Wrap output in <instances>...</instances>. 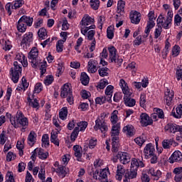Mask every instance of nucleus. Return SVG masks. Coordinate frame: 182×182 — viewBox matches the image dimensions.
<instances>
[{
  "mask_svg": "<svg viewBox=\"0 0 182 182\" xmlns=\"http://www.w3.org/2000/svg\"><path fill=\"white\" fill-rule=\"evenodd\" d=\"M22 66L26 68L28 66V59L25 55H23V60L18 63V61H14V67L11 68V80L14 83H18L19 82V75L22 73Z\"/></svg>",
  "mask_w": 182,
  "mask_h": 182,
  "instance_id": "f257e3e1",
  "label": "nucleus"
},
{
  "mask_svg": "<svg viewBox=\"0 0 182 182\" xmlns=\"http://www.w3.org/2000/svg\"><path fill=\"white\" fill-rule=\"evenodd\" d=\"M11 124L15 129L21 127V132L25 133L29 125V122L28 121V118L25 117V115L21 112H18L15 118H11Z\"/></svg>",
  "mask_w": 182,
  "mask_h": 182,
  "instance_id": "f03ea898",
  "label": "nucleus"
},
{
  "mask_svg": "<svg viewBox=\"0 0 182 182\" xmlns=\"http://www.w3.org/2000/svg\"><path fill=\"white\" fill-rule=\"evenodd\" d=\"M60 97L62 99H67L69 105H73L75 100L73 99V92L72 91V87L69 84H64L61 87Z\"/></svg>",
  "mask_w": 182,
  "mask_h": 182,
  "instance_id": "7ed1b4c3",
  "label": "nucleus"
},
{
  "mask_svg": "<svg viewBox=\"0 0 182 182\" xmlns=\"http://www.w3.org/2000/svg\"><path fill=\"white\" fill-rule=\"evenodd\" d=\"M109 53V60L111 63H116L118 66H120L123 63V59L117 55V50L114 46L108 48Z\"/></svg>",
  "mask_w": 182,
  "mask_h": 182,
  "instance_id": "20e7f679",
  "label": "nucleus"
},
{
  "mask_svg": "<svg viewBox=\"0 0 182 182\" xmlns=\"http://www.w3.org/2000/svg\"><path fill=\"white\" fill-rule=\"evenodd\" d=\"M38 56H39L38 48L33 47L28 53V59L31 60V63L33 68H38V66H39V60H38Z\"/></svg>",
  "mask_w": 182,
  "mask_h": 182,
  "instance_id": "39448f33",
  "label": "nucleus"
},
{
  "mask_svg": "<svg viewBox=\"0 0 182 182\" xmlns=\"http://www.w3.org/2000/svg\"><path fill=\"white\" fill-rule=\"evenodd\" d=\"M94 129L97 132V130H100L102 133H106L107 132V124L103 119H100V118L97 119L95 121V125L94 127Z\"/></svg>",
  "mask_w": 182,
  "mask_h": 182,
  "instance_id": "423d86ee",
  "label": "nucleus"
},
{
  "mask_svg": "<svg viewBox=\"0 0 182 182\" xmlns=\"http://www.w3.org/2000/svg\"><path fill=\"white\" fill-rule=\"evenodd\" d=\"M124 101L126 106L129 107H134L136 105V100L132 98V92L124 94Z\"/></svg>",
  "mask_w": 182,
  "mask_h": 182,
  "instance_id": "0eeeda50",
  "label": "nucleus"
},
{
  "mask_svg": "<svg viewBox=\"0 0 182 182\" xmlns=\"http://www.w3.org/2000/svg\"><path fill=\"white\" fill-rule=\"evenodd\" d=\"M157 23L158 25H161L159 26H162L164 29H169L170 25H171V23H168V20L163 14H160L159 16L157 18Z\"/></svg>",
  "mask_w": 182,
  "mask_h": 182,
  "instance_id": "6e6552de",
  "label": "nucleus"
},
{
  "mask_svg": "<svg viewBox=\"0 0 182 182\" xmlns=\"http://www.w3.org/2000/svg\"><path fill=\"white\" fill-rule=\"evenodd\" d=\"M117 159H119V161L122 164H129L130 163V154L127 152H119L117 154Z\"/></svg>",
  "mask_w": 182,
  "mask_h": 182,
  "instance_id": "1a4fd4ad",
  "label": "nucleus"
},
{
  "mask_svg": "<svg viewBox=\"0 0 182 182\" xmlns=\"http://www.w3.org/2000/svg\"><path fill=\"white\" fill-rule=\"evenodd\" d=\"M173 99H174V91L167 88L164 95V100L167 106H171L173 105Z\"/></svg>",
  "mask_w": 182,
  "mask_h": 182,
  "instance_id": "9d476101",
  "label": "nucleus"
},
{
  "mask_svg": "<svg viewBox=\"0 0 182 182\" xmlns=\"http://www.w3.org/2000/svg\"><path fill=\"white\" fill-rule=\"evenodd\" d=\"M168 161L171 164H173V163H180V161H182L181 152L180 151H175L170 156Z\"/></svg>",
  "mask_w": 182,
  "mask_h": 182,
  "instance_id": "9b49d317",
  "label": "nucleus"
},
{
  "mask_svg": "<svg viewBox=\"0 0 182 182\" xmlns=\"http://www.w3.org/2000/svg\"><path fill=\"white\" fill-rule=\"evenodd\" d=\"M155 151L156 149H154V146H153V144H147L144 149L145 158L149 159V157H151V156H153Z\"/></svg>",
  "mask_w": 182,
  "mask_h": 182,
  "instance_id": "f8f14e48",
  "label": "nucleus"
},
{
  "mask_svg": "<svg viewBox=\"0 0 182 182\" xmlns=\"http://www.w3.org/2000/svg\"><path fill=\"white\" fill-rule=\"evenodd\" d=\"M141 117V124L144 126V127H147V126H150L151 124H153V119L149 117V114L146 113H142L140 115Z\"/></svg>",
  "mask_w": 182,
  "mask_h": 182,
  "instance_id": "ddd939ff",
  "label": "nucleus"
},
{
  "mask_svg": "<svg viewBox=\"0 0 182 182\" xmlns=\"http://www.w3.org/2000/svg\"><path fill=\"white\" fill-rule=\"evenodd\" d=\"M93 23H95V19L89 16V15L85 14L80 23V25L85 27H90L92 25H94Z\"/></svg>",
  "mask_w": 182,
  "mask_h": 182,
  "instance_id": "4468645a",
  "label": "nucleus"
},
{
  "mask_svg": "<svg viewBox=\"0 0 182 182\" xmlns=\"http://www.w3.org/2000/svg\"><path fill=\"white\" fill-rule=\"evenodd\" d=\"M129 16L132 23H134L135 25L140 23V21L141 19V14L139 12L137 11H131Z\"/></svg>",
  "mask_w": 182,
  "mask_h": 182,
  "instance_id": "2eb2a0df",
  "label": "nucleus"
},
{
  "mask_svg": "<svg viewBox=\"0 0 182 182\" xmlns=\"http://www.w3.org/2000/svg\"><path fill=\"white\" fill-rule=\"evenodd\" d=\"M33 41V33L28 32L23 35L21 45H31V43Z\"/></svg>",
  "mask_w": 182,
  "mask_h": 182,
  "instance_id": "dca6fc26",
  "label": "nucleus"
},
{
  "mask_svg": "<svg viewBox=\"0 0 182 182\" xmlns=\"http://www.w3.org/2000/svg\"><path fill=\"white\" fill-rule=\"evenodd\" d=\"M171 146H173V147H176L178 146V144L173 139H164L162 141V146L164 149H171Z\"/></svg>",
  "mask_w": 182,
  "mask_h": 182,
  "instance_id": "f3484780",
  "label": "nucleus"
},
{
  "mask_svg": "<svg viewBox=\"0 0 182 182\" xmlns=\"http://www.w3.org/2000/svg\"><path fill=\"white\" fill-rule=\"evenodd\" d=\"M126 173V169H124V166L122 165H118L117 168V175L116 178L119 181H122V179L123 178V176H124V173Z\"/></svg>",
  "mask_w": 182,
  "mask_h": 182,
  "instance_id": "a211bd4d",
  "label": "nucleus"
},
{
  "mask_svg": "<svg viewBox=\"0 0 182 182\" xmlns=\"http://www.w3.org/2000/svg\"><path fill=\"white\" fill-rule=\"evenodd\" d=\"M122 132L125 133L127 136L132 137V136H134V127L132 124H128L124 127Z\"/></svg>",
  "mask_w": 182,
  "mask_h": 182,
  "instance_id": "6ab92c4d",
  "label": "nucleus"
},
{
  "mask_svg": "<svg viewBox=\"0 0 182 182\" xmlns=\"http://www.w3.org/2000/svg\"><path fill=\"white\" fill-rule=\"evenodd\" d=\"M124 177L128 180L136 178L137 177V169H134V168H131L129 171H127L125 173Z\"/></svg>",
  "mask_w": 182,
  "mask_h": 182,
  "instance_id": "aec40b11",
  "label": "nucleus"
},
{
  "mask_svg": "<svg viewBox=\"0 0 182 182\" xmlns=\"http://www.w3.org/2000/svg\"><path fill=\"white\" fill-rule=\"evenodd\" d=\"M113 89H114V87H113L112 85H108L105 89L107 102H109V103H112V96H113Z\"/></svg>",
  "mask_w": 182,
  "mask_h": 182,
  "instance_id": "412c9836",
  "label": "nucleus"
},
{
  "mask_svg": "<svg viewBox=\"0 0 182 182\" xmlns=\"http://www.w3.org/2000/svg\"><path fill=\"white\" fill-rule=\"evenodd\" d=\"M73 150L75 151L74 154L75 157L77 158V161H82V153H83L82 148L79 145H75L73 146Z\"/></svg>",
  "mask_w": 182,
  "mask_h": 182,
  "instance_id": "4be33fe9",
  "label": "nucleus"
},
{
  "mask_svg": "<svg viewBox=\"0 0 182 182\" xmlns=\"http://www.w3.org/2000/svg\"><path fill=\"white\" fill-rule=\"evenodd\" d=\"M139 167H144L143 161H139L137 159H132L131 161V168L138 170Z\"/></svg>",
  "mask_w": 182,
  "mask_h": 182,
  "instance_id": "5701e85b",
  "label": "nucleus"
},
{
  "mask_svg": "<svg viewBox=\"0 0 182 182\" xmlns=\"http://www.w3.org/2000/svg\"><path fill=\"white\" fill-rule=\"evenodd\" d=\"M18 21H20V23H24V25L27 26H31L33 23V18L26 16H23Z\"/></svg>",
  "mask_w": 182,
  "mask_h": 182,
  "instance_id": "b1692460",
  "label": "nucleus"
},
{
  "mask_svg": "<svg viewBox=\"0 0 182 182\" xmlns=\"http://www.w3.org/2000/svg\"><path fill=\"white\" fill-rule=\"evenodd\" d=\"M36 137H37L36 133H35V132L33 131H31L28 136V144L31 147L32 146H33V144L36 143Z\"/></svg>",
  "mask_w": 182,
  "mask_h": 182,
  "instance_id": "393cba45",
  "label": "nucleus"
},
{
  "mask_svg": "<svg viewBox=\"0 0 182 182\" xmlns=\"http://www.w3.org/2000/svg\"><path fill=\"white\" fill-rule=\"evenodd\" d=\"M177 127L178 125L176 124L168 123L165 126L164 130L168 132V133H177Z\"/></svg>",
  "mask_w": 182,
  "mask_h": 182,
  "instance_id": "a878e982",
  "label": "nucleus"
},
{
  "mask_svg": "<svg viewBox=\"0 0 182 182\" xmlns=\"http://www.w3.org/2000/svg\"><path fill=\"white\" fill-rule=\"evenodd\" d=\"M97 63V61L90 60L88 62V72H90L91 73H96L97 72V67H96V64Z\"/></svg>",
  "mask_w": 182,
  "mask_h": 182,
  "instance_id": "bb28decb",
  "label": "nucleus"
},
{
  "mask_svg": "<svg viewBox=\"0 0 182 182\" xmlns=\"http://www.w3.org/2000/svg\"><path fill=\"white\" fill-rule=\"evenodd\" d=\"M124 6H126V1L123 0H119L117 4V14H120V15H124Z\"/></svg>",
  "mask_w": 182,
  "mask_h": 182,
  "instance_id": "cd10ccee",
  "label": "nucleus"
},
{
  "mask_svg": "<svg viewBox=\"0 0 182 182\" xmlns=\"http://www.w3.org/2000/svg\"><path fill=\"white\" fill-rule=\"evenodd\" d=\"M38 150V156L41 160H46L49 156V153L48 151H45L42 148H37Z\"/></svg>",
  "mask_w": 182,
  "mask_h": 182,
  "instance_id": "c85d7f7f",
  "label": "nucleus"
},
{
  "mask_svg": "<svg viewBox=\"0 0 182 182\" xmlns=\"http://www.w3.org/2000/svg\"><path fill=\"white\" fill-rule=\"evenodd\" d=\"M119 86L122 89L123 94L129 93L130 92V90L129 89V86L127 85V83L126 81L123 79H121L119 81Z\"/></svg>",
  "mask_w": 182,
  "mask_h": 182,
  "instance_id": "c756f323",
  "label": "nucleus"
},
{
  "mask_svg": "<svg viewBox=\"0 0 182 182\" xmlns=\"http://www.w3.org/2000/svg\"><path fill=\"white\" fill-rule=\"evenodd\" d=\"M50 141L55 146H59V139H58V132L52 131L50 136Z\"/></svg>",
  "mask_w": 182,
  "mask_h": 182,
  "instance_id": "7c9ffc66",
  "label": "nucleus"
},
{
  "mask_svg": "<svg viewBox=\"0 0 182 182\" xmlns=\"http://www.w3.org/2000/svg\"><path fill=\"white\" fill-rule=\"evenodd\" d=\"M176 112L172 111V114L175 119H181L182 116V105H179L176 108Z\"/></svg>",
  "mask_w": 182,
  "mask_h": 182,
  "instance_id": "2f4dec72",
  "label": "nucleus"
},
{
  "mask_svg": "<svg viewBox=\"0 0 182 182\" xmlns=\"http://www.w3.org/2000/svg\"><path fill=\"white\" fill-rule=\"evenodd\" d=\"M56 173H58V176L61 177V178H64V177H66V167L62 165L56 168Z\"/></svg>",
  "mask_w": 182,
  "mask_h": 182,
  "instance_id": "473e14b6",
  "label": "nucleus"
},
{
  "mask_svg": "<svg viewBox=\"0 0 182 182\" xmlns=\"http://www.w3.org/2000/svg\"><path fill=\"white\" fill-rule=\"evenodd\" d=\"M149 173L151 176L155 177L154 180H159L161 177V171L160 170H154V168H151L149 169Z\"/></svg>",
  "mask_w": 182,
  "mask_h": 182,
  "instance_id": "72a5a7b5",
  "label": "nucleus"
},
{
  "mask_svg": "<svg viewBox=\"0 0 182 182\" xmlns=\"http://www.w3.org/2000/svg\"><path fill=\"white\" fill-rule=\"evenodd\" d=\"M38 36L41 41H43V39L48 38V31L45 28H41L38 31Z\"/></svg>",
  "mask_w": 182,
  "mask_h": 182,
  "instance_id": "f704fd0d",
  "label": "nucleus"
},
{
  "mask_svg": "<svg viewBox=\"0 0 182 182\" xmlns=\"http://www.w3.org/2000/svg\"><path fill=\"white\" fill-rule=\"evenodd\" d=\"M89 76L86 73H81V77H80V81L84 86H87V85H89Z\"/></svg>",
  "mask_w": 182,
  "mask_h": 182,
  "instance_id": "c9c22d12",
  "label": "nucleus"
},
{
  "mask_svg": "<svg viewBox=\"0 0 182 182\" xmlns=\"http://www.w3.org/2000/svg\"><path fill=\"white\" fill-rule=\"evenodd\" d=\"M49 134H46L42 136V147H49Z\"/></svg>",
  "mask_w": 182,
  "mask_h": 182,
  "instance_id": "e433bc0d",
  "label": "nucleus"
},
{
  "mask_svg": "<svg viewBox=\"0 0 182 182\" xmlns=\"http://www.w3.org/2000/svg\"><path fill=\"white\" fill-rule=\"evenodd\" d=\"M98 180L100 181H104V182H108L107 181V172L106 170L103 169L102 171H100L99 176H98Z\"/></svg>",
  "mask_w": 182,
  "mask_h": 182,
  "instance_id": "4c0bfd02",
  "label": "nucleus"
},
{
  "mask_svg": "<svg viewBox=\"0 0 182 182\" xmlns=\"http://www.w3.org/2000/svg\"><path fill=\"white\" fill-rule=\"evenodd\" d=\"M90 6L94 11H97L100 6V1L99 0H90Z\"/></svg>",
  "mask_w": 182,
  "mask_h": 182,
  "instance_id": "58836bf2",
  "label": "nucleus"
},
{
  "mask_svg": "<svg viewBox=\"0 0 182 182\" xmlns=\"http://www.w3.org/2000/svg\"><path fill=\"white\" fill-rule=\"evenodd\" d=\"M80 28H81V33H82V35H86V33H87L89 30L96 29V26L91 25L90 27H85V26L80 25Z\"/></svg>",
  "mask_w": 182,
  "mask_h": 182,
  "instance_id": "ea45409f",
  "label": "nucleus"
},
{
  "mask_svg": "<svg viewBox=\"0 0 182 182\" xmlns=\"http://www.w3.org/2000/svg\"><path fill=\"white\" fill-rule=\"evenodd\" d=\"M59 117L61 120H65L68 117V107H63L59 112Z\"/></svg>",
  "mask_w": 182,
  "mask_h": 182,
  "instance_id": "a19ab883",
  "label": "nucleus"
},
{
  "mask_svg": "<svg viewBox=\"0 0 182 182\" xmlns=\"http://www.w3.org/2000/svg\"><path fill=\"white\" fill-rule=\"evenodd\" d=\"M117 114H119L118 110H114L111 115V122L113 124H116L117 123V121L119 120V118H117Z\"/></svg>",
  "mask_w": 182,
  "mask_h": 182,
  "instance_id": "79ce46f5",
  "label": "nucleus"
},
{
  "mask_svg": "<svg viewBox=\"0 0 182 182\" xmlns=\"http://www.w3.org/2000/svg\"><path fill=\"white\" fill-rule=\"evenodd\" d=\"M109 85V82H107V80H101L98 85L96 86L97 89H105L106 86Z\"/></svg>",
  "mask_w": 182,
  "mask_h": 182,
  "instance_id": "37998d69",
  "label": "nucleus"
},
{
  "mask_svg": "<svg viewBox=\"0 0 182 182\" xmlns=\"http://www.w3.org/2000/svg\"><path fill=\"white\" fill-rule=\"evenodd\" d=\"M38 65H40V70H41V76H43L45 73H46V61H44L43 63L38 62Z\"/></svg>",
  "mask_w": 182,
  "mask_h": 182,
  "instance_id": "c03bdc74",
  "label": "nucleus"
},
{
  "mask_svg": "<svg viewBox=\"0 0 182 182\" xmlns=\"http://www.w3.org/2000/svg\"><path fill=\"white\" fill-rule=\"evenodd\" d=\"M21 21H18V23H17V29L18 31V32H26V28L28 26H26V24H24L23 23H22V24L20 23Z\"/></svg>",
  "mask_w": 182,
  "mask_h": 182,
  "instance_id": "a18cd8bd",
  "label": "nucleus"
},
{
  "mask_svg": "<svg viewBox=\"0 0 182 182\" xmlns=\"http://www.w3.org/2000/svg\"><path fill=\"white\" fill-rule=\"evenodd\" d=\"M79 127H75L71 134V140L72 141H75L76 139H77V136H79Z\"/></svg>",
  "mask_w": 182,
  "mask_h": 182,
  "instance_id": "49530a36",
  "label": "nucleus"
},
{
  "mask_svg": "<svg viewBox=\"0 0 182 182\" xmlns=\"http://www.w3.org/2000/svg\"><path fill=\"white\" fill-rule=\"evenodd\" d=\"M28 102H29V105L32 106V107H33L34 109L39 108V103L38 102V100H33V101L32 102L31 97H28Z\"/></svg>",
  "mask_w": 182,
  "mask_h": 182,
  "instance_id": "de8ad7c7",
  "label": "nucleus"
},
{
  "mask_svg": "<svg viewBox=\"0 0 182 182\" xmlns=\"http://www.w3.org/2000/svg\"><path fill=\"white\" fill-rule=\"evenodd\" d=\"M112 153H117V151H119V147H120V144H119V141H112Z\"/></svg>",
  "mask_w": 182,
  "mask_h": 182,
  "instance_id": "09e8293b",
  "label": "nucleus"
},
{
  "mask_svg": "<svg viewBox=\"0 0 182 182\" xmlns=\"http://www.w3.org/2000/svg\"><path fill=\"white\" fill-rule=\"evenodd\" d=\"M107 70H109V68H99L98 73L100 76H102V77H105V76H107V75H109V73H107Z\"/></svg>",
  "mask_w": 182,
  "mask_h": 182,
  "instance_id": "8fccbe9b",
  "label": "nucleus"
},
{
  "mask_svg": "<svg viewBox=\"0 0 182 182\" xmlns=\"http://www.w3.org/2000/svg\"><path fill=\"white\" fill-rule=\"evenodd\" d=\"M122 99H123V93L116 92L114 94V97H113L114 102H115L116 103H119V102H120V100H122Z\"/></svg>",
  "mask_w": 182,
  "mask_h": 182,
  "instance_id": "3c124183",
  "label": "nucleus"
},
{
  "mask_svg": "<svg viewBox=\"0 0 182 182\" xmlns=\"http://www.w3.org/2000/svg\"><path fill=\"white\" fill-rule=\"evenodd\" d=\"M154 112H156L159 119H164V112L160 108H154Z\"/></svg>",
  "mask_w": 182,
  "mask_h": 182,
  "instance_id": "603ef678",
  "label": "nucleus"
},
{
  "mask_svg": "<svg viewBox=\"0 0 182 182\" xmlns=\"http://www.w3.org/2000/svg\"><path fill=\"white\" fill-rule=\"evenodd\" d=\"M63 43H65L64 41H62V40H59L57 42V44H56L57 52L60 53L63 51Z\"/></svg>",
  "mask_w": 182,
  "mask_h": 182,
  "instance_id": "864d4df0",
  "label": "nucleus"
},
{
  "mask_svg": "<svg viewBox=\"0 0 182 182\" xmlns=\"http://www.w3.org/2000/svg\"><path fill=\"white\" fill-rule=\"evenodd\" d=\"M106 100H107L106 97H98L95 99V103L97 105H103L106 103Z\"/></svg>",
  "mask_w": 182,
  "mask_h": 182,
  "instance_id": "5fc2aeb1",
  "label": "nucleus"
},
{
  "mask_svg": "<svg viewBox=\"0 0 182 182\" xmlns=\"http://www.w3.org/2000/svg\"><path fill=\"white\" fill-rule=\"evenodd\" d=\"M107 36L108 39H113L114 36V33L113 32V28L112 26H109L107 29Z\"/></svg>",
  "mask_w": 182,
  "mask_h": 182,
  "instance_id": "6e6d98bb",
  "label": "nucleus"
},
{
  "mask_svg": "<svg viewBox=\"0 0 182 182\" xmlns=\"http://www.w3.org/2000/svg\"><path fill=\"white\" fill-rule=\"evenodd\" d=\"M23 4H25L23 0H16L14 3V5L12 6V9H18V8H21Z\"/></svg>",
  "mask_w": 182,
  "mask_h": 182,
  "instance_id": "4d7b16f0",
  "label": "nucleus"
},
{
  "mask_svg": "<svg viewBox=\"0 0 182 182\" xmlns=\"http://www.w3.org/2000/svg\"><path fill=\"white\" fill-rule=\"evenodd\" d=\"M76 127H78V129H80V130L81 132H83V130L86 129V127H87V122H78L77 124Z\"/></svg>",
  "mask_w": 182,
  "mask_h": 182,
  "instance_id": "13d9d810",
  "label": "nucleus"
},
{
  "mask_svg": "<svg viewBox=\"0 0 182 182\" xmlns=\"http://www.w3.org/2000/svg\"><path fill=\"white\" fill-rule=\"evenodd\" d=\"M177 80H182V65L178 66L176 68Z\"/></svg>",
  "mask_w": 182,
  "mask_h": 182,
  "instance_id": "bf43d9fd",
  "label": "nucleus"
},
{
  "mask_svg": "<svg viewBox=\"0 0 182 182\" xmlns=\"http://www.w3.org/2000/svg\"><path fill=\"white\" fill-rule=\"evenodd\" d=\"M139 105L141 107H146V95L141 94L140 96Z\"/></svg>",
  "mask_w": 182,
  "mask_h": 182,
  "instance_id": "052dcab7",
  "label": "nucleus"
},
{
  "mask_svg": "<svg viewBox=\"0 0 182 182\" xmlns=\"http://www.w3.org/2000/svg\"><path fill=\"white\" fill-rule=\"evenodd\" d=\"M178 55H180V46L176 45L173 46L172 49V55L176 57V56H178Z\"/></svg>",
  "mask_w": 182,
  "mask_h": 182,
  "instance_id": "680f3d73",
  "label": "nucleus"
},
{
  "mask_svg": "<svg viewBox=\"0 0 182 182\" xmlns=\"http://www.w3.org/2000/svg\"><path fill=\"white\" fill-rule=\"evenodd\" d=\"M161 32H163V28L161 27V26H159L157 28L155 29V32H154L155 39H158L160 35H161Z\"/></svg>",
  "mask_w": 182,
  "mask_h": 182,
  "instance_id": "e2e57ef3",
  "label": "nucleus"
},
{
  "mask_svg": "<svg viewBox=\"0 0 182 182\" xmlns=\"http://www.w3.org/2000/svg\"><path fill=\"white\" fill-rule=\"evenodd\" d=\"M6 179V182H15V178H14V173L12 172H7Z\"/></svg>",
  "mask_w": 182,
  "mask_h": 182,
  "instance_id": "0e129e2a",
  "label": "nucleus"
},
{
  "mask_svg": "<svg viewBox=\"0 0 182 182\" xmlns=\"http://www.w3.org/2000/svg\"><path fill=\"white\" fill-rule=\"evenodd\" d=\"M53 82V76L52 75L47 76L44 80V83L46 86H49V85H52Z\"/></svg>",
  "mask_w": 182,
  "mask_h": 182,
  "instance_id": "69168bd1",
  "label": "nucleus"
},
{
  "mask_svg": "<svg viewBox=\"0 0 182 182\" xmlns=\"http://www.w3.org/2000/svg\"><path fill=\"white\" fill-rule=\"evenodd\" d=\"M42 92V83L38 82L36 84L33 92L34 93H41Z\"/></svg>",
  "mask_w": 182,
  "mask_h": 182,
  "instance_id": "338daca9",
  "label": "nucleus"
},
{
  "mask_svg": "<svg viewBox=\"0 0 182 182\" xmlns=\"http://www.w3.org/2000/svg\"><path fill=\"white\" fill-rule=\"evenodd\" d=\"M134 141L138 146H143V144L146 142V139L143 137H137L134 139Z\"/></svg>",
  "mask_w": 182,
  "mask_h": 182,
  "instance_id": "774afa93",
  "label": "nucleus"
}]
</instances>
